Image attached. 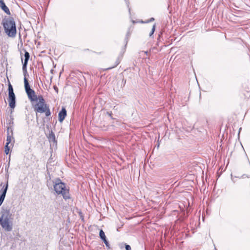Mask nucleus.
<instances>
[{
  "mask_svg": "<svg viewBox=\"0 0 250 250\" xmlns=\"http://www.w3.org/2000/svg\"><path fill=\"white\" fill-rule=\"evenodd\" d=\"M49 140L50 142H55V135L52 132L49 137Z\"/></svg>",
  "mask_w": 250,
  "mask_h": 250,
  "instance_id": "15",
  "label": "nucleus"
},
{
  "mask_svg": "<svg viewBox=\"0 0 250 250\" xmlns=\"http://www.w3.org/2000/svg\"><path fill=\"white\" fill-rule=\"evenodd\" d=\"M8 186V184L7 181L6 184L4 185L1 189L0 190V206L1 205L4 200L7 190Z\"/></svg>",
  "mask_w": 250,
  "mask_h": 250,
  "instance_id": "6",
  "label": "nucleus"
},
{
  "mask_svg": "<svg viewBox=\"0 0 250 250\" xmlns=\"http://www.w3.org/2000/svg\"><path fill=\"white\" fill-rule=\"evenodd\" d=\"M125 2H126V5H127V7H128V8L129 12H130V8L129 7V2H128V0H125Z\"/></svg>",
  "mask_w": 250,
  "mask_h": 250,
  "instance_id": "22",
  "label": "nucleus"
},
{
  "mask_svg": "<svg viewBox=\"0 0 250 250\" xmlns=\"http://www.w3.org/2000/svg\"><path fill=\"white\" fill-rule=\"evenodd\" d=\"M13 218L10 209H3L0 213V225L6 231H11L13 229Z\"/></svg>",
  "mask_w": 250,
  "mask_h": 250,
  "instance_id": "1",
  "label": "nucleus"
},
{
  "mask_svg": "<svg viewBox=\"0 0 250 250\" xmlns=\"http://www.w3.org/2000/svg\"><path fill=\"white\" fill-rule=\"evenodd\" d=\"M103 241H104V244H105V245L107 247H108L109 246V243H108V241H107L106 239L104 240Z\"/></svg>",
  "mask_w": 250,
  "mask_h": 250,
  "instance_id": "24",
  "label": "nucleus"
},
{
  "mask_svg": "<svg viewBox=\"0 0 250 250\" xmlns=\"http://www.w3.org/2000/svg\"><path fill=\"white\" fill-rule=\"evenodd\" d=\"M11 146H12V144H10V145H6V144L5 145V148H4V149H5L4 152L6 154H8L9 153Z\"/></svg>",
  "mask_w": 250,
  "mask_h": 250,
  "instance_id": "14",
  "label": "nucleus"
},
{
  "mask_svg": "<svg viewBox=\"0 0 250 250\" xmlns=\"http://www.w3.org/2000/svg\"><path fill=\"white\" fill-rule=\"evenodd\" d=\"M154 21V18H151L149 20H147V21H146L145 22H144V21H142V22H143V23H148V22H152V21Z\"/></svg>",
  "mask_w": 250,
  "mask_h": 250,
  "instance_id": "20",
  "label": "nucleus"
},
{
  "mask_svg": "<svg viewBox=\"0 0 250 250\" xmlns=\"http://www.w3.org/2000/svg\"><path fill=\"white\" fill-rule=\"evenodd\" d=\"M29 58V53L26 50H24V60L21 57V60L22 62V70L24 74V78H26L27 65Z\"/></svg>",
  "mask_w": 250,
  "mask_h": 250,
  "instance_id": "5",
  "label": "nucleus"
},
{
  "mask_svg": "<svg viewBox=\"0 0 250 250\" xmlns=\"http://www.w3.org/2000/svg\"><path fill=\"white\" fill-rule=\"evenodd\" d=\"M66 116V111L64 108H62L59 113V121L62 122Z\"/></svg>",
  "mask_w": 250,
  "mask_h": 250,
  "instance_id": "11",
  "label": "nucleus"
},
{
  "mask_svg": "<svg viewBox=\"0 0 250 250\" xmlns=\"http://www.w3.org/2000/svg\"><path fill=\"white\" fill-rule=\"evenodd\" d=\"M24 87L26 92L29 91L31 89L29 84L28 82V79H24Z\"/></svg>",
  "mask_w": 250,
  "mask_h": 250,
  "instance_id": "13",
  "label": "nucleus"
},
{
  "mask_svg": "<svg viewBox=\"0 0 250 250\" xmlns=\"http://www.w3.org/2000/svg\"><path fill=\"white\" fill-rule=\"evenodd\" d=\"M8 93L14 92L13 87H12L9 79H8Z\"/></svg>",
  "mask_w": 250,
  "mask_h": 250,
  "instance_id": "17",
  "label": "nucleus"
},
{
  "mask_svg": "<svg viewBox=\"0 0 250 250\" xmlns=\"http://www.w3.org/2000/svg\"><path fill=\"white\" fill-rule=\"evenodd\" d=\"M130 36V33L129 32H128L126 34V37H125V40H128L129 37ZM127 42V41H126V42Z\"/></svg>",
  "mask_w": 250,
  "mask_h": 250,
  "instance_id": "26",
  "label": "nucleus"
},
{
  "mask_svg": "<svg viewBox=\"0 0 250 250\" xmlns=\"http://www.w3.org/2000/svg\"><path fill=\"white\" fill-rule=\"evenodd\" d=\"M155 24H154L153 26H152V29H151V32L149 33V37H151L153 34H154V32L155 30Z\"/></svg>",
  "mask_w": 250,
  "mask_h": 250,
  "instance_id": "19",
  "label": "nucleus"
},
{
  "mask_svg": "<svg viewBox=\"0 0 250 250\" xmlns=\"http://www.w3.org/2000/svg\"><path fill=\"white\" fill-rule=\"evenodd\" d=\"M107 114H108L110 116H111V114H112V113H111V112H107Z\"/></svg>",
  "mask_w": 250,
  "mask_h": 250,
  "instance_id": "27",
  "label": "nucleus"
},
{
  "mask_svg": "<svg viewBox=\"0 0 250 250\" xmlns=\"http://www.w3.org/2000/svg\"><path fill=\"white\" fill-rule=\"evenodd\" d=\"M125 249H126V250H131L130 246L128 245H125Z\"/></svg>",
  "mask_w": 250,
  "mask_h": 250,
  "instance_id": "25",
  "label": "nucleus"
},
{
  "mask_svg": "<svg viewBox=\"0 0 250 250\" xmlns=\"http://www.w3.org/2000/svg\"><path fill=\"white\" fill-rule=\"evenodd\" d=\"M8 102L10 107L14 108L15 107V95L14 92L8 93Z\"/></svg>",
  "mask_w": 250,
  "mask_h": 250,
  "instance_id": "8",
  "label": "nucleus"
},
{
  "mask_svg": "<svg viewBox=\"0 0 250 250\" xmlns=\"http://www.w3.org/2000/svg\"><path fill=\"white\" fill-rule=\"evenodd\" d=\"M120 61L119 60V59H118L116 61V64H115V65L113 67H112L113 68V67H114L116 66L117 65H118L119 64V63H120Z\"/></svg>",
  "mask_w": 250,
  "mask_h": 250,
  "instance_id": "23",
  "label": "nucleus"
},
{
  "mask_svg": "<svg viewBox=\"0 0 250 250\" xmlns=\"http://www.w3.org/2000/svg\"><path fill=\"white\" fill-rule=\"evenodd\" d=\"M8 130H9V128H8ZM13 137L12 135H10L9 133V130H8L7 136L6 139V145H10L11 143L12 140H13Z\"/></svg>",
  "mask_w": 250,
  "mask_h": 250,
  "instance_id": "12",
  "label": "nucleus"
},
{
  "mask_svg": "<svg viewBox=\"0 0 250 250\" xmlns=\"http://www.w3.org/2000/svg\"><path fill=\"white\" fill-rule=\"evenodd\" d=\"M103 75H101V72H97L96 73H93L92 74V77H96L97 78H102Z\"/></svg>",
  "mask_w": 250,
  "mask_h": 250,
  "instance_id": "18",
  "label": "nucleus"
},
{
  "mask_svg": "<svg viewBox=\"0 0 250 250\" xmlns=\"http://www.w3.org/2000/svg\"><path fill=\"white\" fill-rule=\"evenodd\" d=\"M44 112L45 113V115L46 116H49L50 115V112L49 109H47V108H46V111H45Z\"/></svg>",
  "mask_w": 250,
  "mask_h": 250,
  "instance_id": "21",
  "label": "nucleus"
},
{
  "mask_svg": "<svg viewBox=\"0 0 250 250\" xmlns=\"http://www.w3.org/2000/svg\"><path fill=\"white\" fill-rule=\"evenodd\" d=\"M26 92L28 95L29 99L31 101H35L37 100V97L35 95V93L34 91L32 89H31L29 90V91H27Z\"/></svg>",
  "mask_w": 250,
  "mask_h": 250,
  "instance_id": "9",
  "label": "nucleus"
},
{
  "mask_svg": "<svg viewBox=\"0 0 250 250\" xmlns=\"http://www.w3.org/2000/svg\"><path fill=\"white\" fill-rule=\"evenodd\" d=\"M99 235H100V237L101 238V239H102L103 240L106 239V237H105L104 232V231L102 229H101L100 231Z\"/></svg>",
  "mask_w": 250,
  "mask_h": 250,
  "instance_id": "16",
  "label": "nucleus"
},
{
  "mask_svg": "<svg viewBox=\"0 0 250 250\" xmlns=\"http://www.w3.org/2000/svg\"><path fill=\"white\" fill-rule=\"evenodd\" d=\"M46 105L44 104V99L39 97V101L35 106V110L39 113H44L46 110Z\"/></svg>",
  "mask_w": 250,
  "mask_h": 250,
  "instance_id": "4",
  "label": "nucleus"
},
{
  "mask_svg": "<svg viewBox=\"0 0 250 250\" xmlns=\"http://www.w3.org/2000/svg\"><path fill=\"white\" fill-rule=\"evenodd\" d=\"M5 33L6 35L12 38L16 37L17 34V28L16 23L13 17H5L2 21L1 23Z\"/></svg>",
  "mask_w": 250,
  "mask_h": 250,
  "instance_id": "2",
  "label": "nucleus"
},
{
  "mask_svg": "<svg viewBox=\"0 0 250 250\" xmlns=\"http://www.w3.org/2000/svg\"><path fill=\"white\" fill-rule=\"evenodd\" d=\"M70 76L72 78H73V77H76V78H81L83 77V78H85L86 77H91L88 73H84V75H83L82 72L79 71L72 73Z\"/></svg>",
  "mask_w": 250,
  "mask_h": 250,
  "instance_id": "7",
  "label": "nucleus"
},
{
  "mask_svg": "<svg viewBox=\"0 0 250 250\" xmlns=\"http://www.w3.org/2000/svg\"><path fill=\"white\" fill-rule=\"evenodd\" d=\"M54 183V190L58 194H62L65 200L70 198L69 190L64 183L62 182L60 179L56 180Z\"/></svg>",
  "mask_w": 250,
  "mask_h": 250,
  "instance_id": "3",
  "label": "nucleus"
},
{
  "mask_svg": "<svg viewBox=\"0 0 250 250\" xmlns=\"http://www.w3.org/2000/svg\"><path fill=\"white\" fill-rule=\"evenodd\" d=\"M0 7L7 15H9L11 14V13H10V11L9 8L5 5V3L4 2L3 0H0Z\"/></svg>",
  "mask_w": 250,
  "mask_h": 250,
  "instance_id": "10",
  "label": "nucleus"
}]
</instances>
